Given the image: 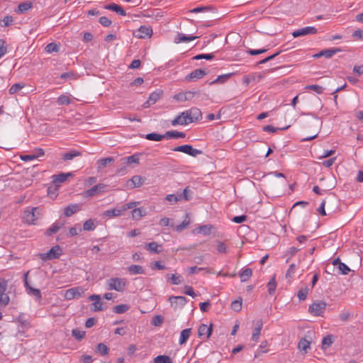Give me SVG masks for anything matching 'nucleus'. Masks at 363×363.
I'll use <instances>...</instances> for the list:
<instances>
[{"label":"nucleus","mask_w":363,"mask_h":363,"mask_svg":"<svg viewBox=\"0 0 363 363\" xmlns=\"http://www.w3.org/2000/svg\"><path fill=\"white\" fill-rule=\"evenodd\" d=\"M73 174L72 172L68 173H60L59 174H54L52 176V182L55 184H60L66 182L68 178L72 177Z\"/></svg>","instance_id":"16"},{"label":"nucleus","mask_w":363,"mask_h":363,"mask_svg":"<svg viewBox=\"0 0 363 363\" xmlns=\"http://www.w3.org/2000/svg\"><path fill=\"white\" fill-rule=\"evenodd\" d=\"M212 228H213V226L211 225H201L198 228V231L199 233H202L204 235H207L211 233Z\"/></svg>","instance_id":"52"},{"label":"nucleus","mask_w":363,"mask_h":363,"mask_svg":"<svg viewBox=\"0 0 363 363\" xmlns=\"http://www.w3.org/2000/svg\"><path fill=\"white\" fill-rule=\"evenodd\" d=\"M40 211V209L38 207L26 209L23 213V220L28 224H34L35 220L38 219L41 216Z\"/></svg>","instance_id":"2"},{"label":"nucleus","mask_w":363,"mask_h":363,"mask_svg":"<svg viewBox=\"0 0 363 363\" xmlns=\"http://www.w3.org/2000/svg\"><path fill=\"white\" fill-rule=\"evenodd\" d=\"M7 52V45L4 40L0 39V59Z\"/></svg>","instance_id":"59"},{"label":"nucleus","mask_w":363,"mask_h":363,"mask_svg":"<svg viewBox=\"0 0 363 363\" xmlns=\"http://www.w3.org/2000/svg\"><path fill=\"white\" fill-rule=\"evenodd\" d=\"M80 210V205L77 203L70 204L64 209V214L66 217H70Z\"/></svg>","instance_id":"21"},{"label":"nucleus","mask_w":363,"mask_h":363,"mask_svg":"<svg viewBox=\"0 0 363 363\" xmlns=\"http://www.w3.org/2000/svg\"><path fill=\"white\" fill-rule=\"evenodd\" d=\"M161 245H158L156 242H151L145 245V248L152 253H160L161 250L159 249Z\"/></svg>","instance_id":"30"},{"label":"nucleus","mask_w":363,"mask_h":363,"mask_svg":"<svg viewBox=\"0 0 363 363\" xmlns=\"http://www.w3.org/2000/svg\"><path fill=\"white\" fill-rule=\"evenodd\" d=\"M166 277L167 280H169L172 284L179 285L183 282V279L179 274H167Z\"/></svg>","instance_id":"34"},{"label":"nucleus","mask_w":363,"mask_h":363,"mask_svg":"<svg viewBox=\"0 0 363 363\" xmlns=\"http://www.w3.org/2000/svg\"><path fill=\"white\" fill-rule=\"evenodd\" d=\"M107 285L109 290L123 291L127 285V281L124 278H111L107 280Z\"/></svg>","instance_id":"1"},{"label":"nucleus","mask_w":363,"mask_h":363,"mask_svg":"<svg viewBox=\"0 0 363 363\" xmlns=\"http://www.w3.org/2000/svg\"><path fill=\"white\" fill-rule=\"evenodd\" d=\"M23 87H24V84H23L16 83V84H13L10 87V89L9 90V92L10 94H13L18 92V91H20Z\"/></svg>","instance_id":"57"},{"label":"nucleus","mask_w":363,"mask_h":363,"mask_svg":"<svg viewBox=\"0 0 363 363\" xmlns=\"http://www.w3.org/2000/svg\"><path fill=\"white\" fill-rule=\"evenodd\" d=\"M108 347L104 343H99L96 346V352L101 355H106L108 353Z\"/></svg>","instance_id":"49"},{"label":"nucleus","mask_w":363,"mask_h":363,"mask_svg":"<svg viewBox=\"0 0 363 363\" xmlns=\"http://www.w3.org/2000/svg\"><path fill=\"white\" fill-rule=\"evenodd\" d=\"M77 74L74 72H67L62 73L60 77L62 79H77Z\"/></svg>","instance_id":"60"},{"label":"nucleus","mask_w":363,"mask_h":363,"mask_svg":"<svg viewBox=\"0 0 363 363\" xmlns=\"http://www.w3.org/2000/svg\"><path fill=\"white\" fill-rule=\"evenodd\" d=\"M163 91L161 89H157L154 92H152L150 96L148 99L143 104V108H147L155 104L162 96Z\"/></svg>","instance_id":"9"},{"label":"nucleus","mask_w":363,"mask_h":363,"mask_svg":"<svg viewBox=\"0 0 363 363\" xmlns=\"http://www.w3.org/2000/svg\"><path fill=\"white\" fill-rule=\"evenodd\" d=\"M194 95L197 101L208 100L209 99L208 95L200 89L194 91Z\"/></svg>","instance_id":"38"},{"label":"nucleus","mask_w":363,"mask_h":363,"mask_svg":"<svg viewBox=\"0 0 363 363\" xmlns=\"http://www.w3.org/2000/svg\"><path fill=\"white\" fill-rule=\"evenodd\" d=\"M145 138L148 140L160 141L165 138V133L163 135L158 134L156 133H148L145 135Z\"/></svg>","instance_id":"39"},{"label":"nucleus","mask_w":363,"mask_h":363,"mask_svg":"<svg viewBox=\"0 0 363 363\" xmlns=\"http://www.w3.org/2000/svg\"><path fill=\"white\" fill-rule=\"evenodd\" d=\"M169 301L172 307H173L175 310L178 308H182L186 303V298L182 296H170L169 298Z\"/></svg>","instance_id":"12"},{"label":"nucleus","mask_w":363,"mask_h":363,"mask_svg":"<svg viewBox=\"0 0 363 363\" xmlns=\"http://www.w3.org/2000/svg\"><path fill=\"white\" fill-rule=\"evenodd\" d=\"M308 294V289L307 287L301 289L298 292V297L300 301H304Z\"/></svg>","instance_id":"62"},{"label":"nucleus","mask_w":363,"mask_h":363,"mask_svg":"<svg viewBox=\"0 0 363 363\" xmlns=\"http://www.w3.org/2000/svg\"><path fill=\"white\" fill-rule=\"evenodd\" d=\"M144 181L145 178L143 177L140 175H135L127 181L126 186L130 189L140 187L143 185Z\"/></svg>","instance_id":"13"},{"label":"nucleus","mask_w":363,"mask_h":363,"mask_svg":"<svg viewBox=\"0 0 363 363\" xmlns=\"http://www.w3.org/2000/svg\"><path fill=\"white\" fill-rule=\"evenodd\" d=\"M123 162L128 165L131 164H139V155L138 154H134L131 156L125 157L122 159Z\"/></svg>","instance_id":"35"},{"label":"nucleus","mask_w":363,"mask_h":363,"mask_svg":"<svg viewBox=\"0 0 363 363\" xmlns=\"http://www.w3.org/2000/svg\"><path fill=\"white\" fill-rule=\"evenodd\" d=\"M104 9L114 11L116 13H118V15H121L122 16H126L125 11L121 6H119L115 3H111V4L106 5L104 6Z\"/></svg>","instance_id":"19"},{"label":"nucleus","mask_w":363,"mask_h":363,"mask_svg":"<svg viewBox=\"0 0 363 363\" xmlns=\"http://www.w3.org/2000/svg\"><path fill=\"white\" fill-rule=\"evenodd\" d=\"M198 36H187L183 33H178L175 37L174 42L175 43H186L193 40H195Z\"/></svg>","instance_id":"25"},{"label":"nucleus","mask_w":363,"mask_h":363,"mask_svg":"<svg viewBox=\"0 0 363 363\" xmlns=\"http://www.w3.org/2000/svg\"><path fill=\"white\" fill-rule=\"evenodd\" d=\"M84 294V289L82 287H74L67 289L65 293V298L72 300L79 298Z\"/></svg>","instance_id":"11"},{"label":"nucleus","mask_w":363,"mask_h":363,"mask_svg":"<svg viewBox=\"0 0 363 363\" xmlns=\"http://www.w3.org/2000/svg\"><path fill=\"white\" fill-rule=\"evenodd\" d=\"M318 33V30L314 26H307L296 30H294L292 33V35L294 38H298L300 36L308 35H314Z\"/></svg>","instance_id":"10"},{"label":"nucleus","mask_w":363,"mask_h":363,"mask_svg":"<svg viewBox=\"0 0 363 363\" xmlns=\"http://www.w3.org/2000/svg\"><path fill=\"white\" fill-rule=\"evenodd\" d=\"M326 306L327 303L325 302L322 301H316L309 306L308 311L315 316H323Z\"/></svg>","instance_id":"4"},{"label":"nucleus","mask_w":363,"mask_h":363,"mask_svg":"<svg viewBox=\"0 0 363 363\" xmlns=\"http://www.w3.org/2000/svg\"><path fill=\"white\" fill-rule=\"evenodd\" d=\"M206 74V72L202 69H196L192 71L189 75L186 76V80H196L201 79Z\"/></svg>","instance_id":"18"},{"label":"nucleus","mask_w":363,"mask_h":363,"mask_svg":"<svg viewBox=\"0 0 363 363\" xmlns=\"http://www.w3.org/2000/svg\"><path fill=\"white\" fill-rule=\"evenodd\" d=\"M154 363H172V361L169 356L158 355L154 359Z\"/></svg>","instance_id":"46"},{"label":"nucleus","mask_w":363,"mask_h":363,"mask_svg":"<svg viewBox=\"0 0 363 363\" xmlns=\"http://www.w3.org/2000/svg\"><path fill=\"white\" fill-rule=\"evenodd\" d=\"M333 336L332 335H328L324 337L322 340V349L325 350L333 343Z\"/></svg>","instance_id":"43"},{"label":"nucleus","mask_w":363,"mask_h":363,"mask_svg":"<svg viewBox=\"0 0 363 363\" xmlns=\"http://www.w3.org/2000/svg\"><path fill=\"white\" fill-rule=\"evenodd\" d=\"M72 334L73 337L79 341L82 340L85 336V332L79 329L72 330Z\"/></svg>","instance_id":"56"},{"label":"nucleus","mask_w":363,"mask_h":363,"mask_svg":"<svg viewBox=\"0 0 363 363\" xmlns=\"http://www.w3.org/2000/svg\"><path fill=\"white\" fill-rule=\"evenodd\" d=\"M311 342L306 338H301L298 343V348L299 350L307 353L308 350L310 348Z\"/></svg>","instance_id":"33"},{"label":"nucleus","mask_w":363,"mask_h":363,"mask_svg":"<svg viewBox=\"0 0 363 363\" xmlns=\"http://www.w3.org/2000/svg\"><path fill=\"white\" fill-rule=\"evenodd\" d=\"M190 118L188 114V111H185L178 115L174 120L172 121V125L176 126L178 125H184L191 123Z\"/></svg>","instance_id":"8"},{"label":"nucleus","mask_w":363,"mask_h":363,"mask_svg":"<svg viewBox=\"0 0 363 363\" xmlns=\"http://www.w3.org/2000/svg\"><path fill=\"white\" fill-rule=\"evenodd\" d=\"M216 250L218 253L226 254L228 252L227 245L222 241H216Z\"/></svg>","instance_id":"47"},{"label":"nucleus","mask_w":363,"mask_h":363,"mask_svg":"<svg viewBox=\"0 0 363 363\" xmlns=\"http://www.w3.org/2000/svg\"><path fill=\"white\" fill-rule=\"evenodd\" d=\"M152 34V30L149 28L146 27L145 26H142L139 28V29L137 30V33L135 34V36L138 38H149Z\"/></svg>","instance_id":"17"},{"label":"nucleus","mask_w":363,"mask_h":363,"mask_svg":"<svg viewBox=\"0 0 363 363\" xmlns=\"http://www.w3.org/2000/svg\"><path fill=\"white\" fill-rule=\"evenodd\" d=\"M8 281L4 278H0V307L6 306L10 301L8 294L6 293Z\"/></svg>","instance_id":"3"},{"label":"nucleus","mask_w":363,"mask_h":363,"mask_svg":"<svg viewBox=\"0 0 363 363\" xmlns=\"http://www.w3.org/2000/svg\"><path fill=\"white\" fill-rule=\"evenodd\" d=\"M163 323V318L161 315H155L152 319V325L155 326H160L162 323Z\"/></svg>","instance_id":"64"},{"label":"nucleus","mask_w":363,"mask_h":363,"mask_svg":"<svg viewBox=\"0 0 363 363\" xmlns=\"http://www.w3.org/2000/svg\"><path fill=\"white\" fill-rule=\"evenodd\" d=\"M174 99L178 101H186L194 99V91L180 92L174 96Z\"/></svg>","instance_id":"15"},{"label":"nucleus","mask_w":363,"mask_h":363,"mask_svg":"<svg viewBox=\"0 0 363 363\" xmlns=\"http://www.w3.org/2000/svg\"><path fill=\"white\" fill-rule=\"evenodd\" d=\"M96 228L95 223L93 220L89 219L86 220L83 225L84 230H94Z\"/></svg>","instance_id":"54"},{"label":"nucleus","mask_w":363,"mask_h":363,"mask_svg":"<svg viewBox=\"0 0 363 363\" xmlns=\"http://www.w3.org/2000/svg\"><path fill=\"white\" fill-rule=\"evenodd\" d=\"M186 135L183 132H178L177 130H171L165 133V138H184Z\"/></svg>","instance_id":"32"},{"label":"nucleus","mask_w":363,"mask_h":363,"mask_svg":"<svg viewBox=\"0 0 363 363\" xmlns=\"http://www.w3.org/2000/svg\"><path fill=\"white\" fill-rule=\"evenodd\" d=\"M268 292L270 295L273 294L277 288V283L275 281V275L273 276L272 279L267 284Z\"/></svg>","instance_id":"50"},{"label":"nucleus","mask_w":363,"mask_h":363,"mask_svg":"<svg viewBox=\"0 0 363 363\" xmlns=\"http://www.w3.org/2000/svg\"><path fill=\"white\" fill-rule=\"evenodd\" d=\"M57 102L59 105H69L71 100L69 96L62 94L57 98Z\"/></svg>","instance_id":"53"},{"label":"nucleus","mask_w":363,"mask_h":363,"mask_svg":"<svg viewBox=\"0 0 363 363\" xmlns=\"http://www.w3.org/2000/svg\"><path fill=\"white\" fill-rule=\"evenodd\" d=\"M127 270L130 274H143L145 273L143 267L136 264L129 266Z\"/></svg>","instance_id":"27"},{"label":"nucleus","mask_w":363,"mask_h":363,"mask_svg":"<svg viewBox=\"0 0 363 363\" xmlns=\"http://www.w3.org/2000/svg\"><path fill=\"white\" fill-rule=\"evenodd\" d=\"M89 299L91 301H94V302L92 303V310L94 311H99L103 310L102 303L101 301V298L99 295H91L89 296Z\"/></svg>","instance_id":"20"},{"label":"nucleus","mask_w":363,"mask_h":363,"mask_svg":"<svg viewBox=\"0 0 363 363\" xmlns=\"http://www.w3.org/2000/svg\"><path fill=\"white\" fill-rule=\"evenodd\" d=\"M128 308H129V307L128 305L121 304V305H117V306H114L113 308V311L115 313L121 314V313L126 312L128 310Z\"/></svg>","instance_id":"48"},{"label":"nucleus","mask_w":363,"mask_h":363,"mask_svg":"<svg viewBox=\"0 0 363 363\" xmlns=\"http://www.w3.org/2000/svg\"><path fill=\"white\" fill-rule=\"evenodd\" d=\"M186 111H188V114L191 119L190 121H191V123L197 122L202 118V113L200 109L193 107Z\"/></svg>","instance_id":"14"},{"label":"nucleus","mask_w":363,"mask_h":363,"mask_svg":"<svg viewBox=\"0 0 363 363\" xmlns=\"http://www.w3.org/2000/svg\"><path fill=\"white\" fill-rule=\"evenodd\" d=\"M233 75V73H228L223 75L218 76L215 80L211 82V84H222L225 82L228 79L230 78L231 76Z\"/></svg>","instance_id":"41"},{"label":"nucleus","mask_w":363,"mask_h":363,"mask_svg":"<svg viewBox=\"0 0 363 363\" xmlns=\"http://www.w3.org/2000/svg\"><path fill=\"white\" fill-rule=\"evenodd\" d=\"M231 308L236 312H238L242 308V299L235 300L231 303Z\"/></svg>","instance_id":"61"},{"label":"nucleus","mask_w":363,"mask_h":363,"mask_svg":"<svg viewBox=\"0 0 363 363\" xmlns=\"http://www.w3.org/2000/svg\"><path fill=\"white\" fill-rule=\"evenodd\" d=\"M212 332V325L208 326L206 324H202L200 325L198 330V335L199 337H202L206 335V337L208 338Z\"/></svg>","instance_id":"23"},{"label":"nucleus","mask_w":363,"mask_h":363,"mask_svg":"<svg viewBox=\"0 0 363 363\" xmlns=\"http://www.w3.org/2000/svg\"><path fill=\"white\" fill-rule=\"evenodd\" d=\"M323 57H325L326 58H330L336 53L341 51V49L340 48H330V49H325L322 50Z\"/></svg>","instance_id":"44"},{"label":"nucleus","mask_w":363,"mask_h":363,"mask_svg":"<svg viewBox=\"0 0 363 363\" xmlns=\"http://www.w3.org/2000/svg\"><path fill=\"white\" fill-rule=\"evenodd\" d=\"M106 187V185L104 184H98L91 188L87 189L84 191L82 196L85 198H91L94 197L96 195L102 193L104 191V189Z\"/></svg>","instance_id":"7"},{"label":"nucleus","mask_w":363,"mask_h":363,"mask_svg":"<svg viewBox=\"0 0 363 363\" xmlns=\"http://www.w3.org/2000/svg\"><path fill=\"white\" fill-rule=\"evenodd\" d=\"M191 223V219L189 214H186L185 218L183 222L175 227L176 230L182 231L189 226Z\"/></svg>","instance_id":"42"},{"label":"nucleus","mask_w":363,"mask_h":363,"mask_svg":"<svg viewBox=\"0 0 363 363\" xmlns=\"http://www.w3.org/2000/svg\"><path fill=\"white\" fill-rule=\"evenodd\" d=\"M61 255V248L59 245L52 247L48 252L40 253V257L43 261L51 260L59 258Z\"/></svg>","instance_id":"5"},{"label":"nucleus","mask_w":363,"mask_h":363,"mask_svg":"<svg viewBox=\"0 0 363 363\" xmlns=\"http://www.w3.org/2000/svg\"><path fill=\"white\" fill-rule=\"evenodd\" d=\"M262 320H259L256 323V326L253 330L252 335V340L254 342H257L260 335V333L262 328Z\"/></svg>","instance_id":"22"},{"label":"nucleus","mask_w":363,"mask_h":363,"mask_svg":"<svg viewBox=\"0 0 363 363\" xmlns=\"http://www.w3.org/2000/svg\"><path fill=\"white\" fill-rule=\"evenodd\" d=\"M25 286L28 290V293L35 296L37 299L41 298L40 291L38 289H33L28 285L27 281V274H25Z\"/></svg>","instance_id":"24"},{"label":"nucleus","mask_w":363,"mask_h":363,"mask_svg":"<svg viewBox=\"0 0 363 363\" xmlns=\"http://www.w3.org/2000/svg\"><path fill=\"white\" fill-rule=\"evenodd\" d=\"M190 335H191V329L190 328L183 330L180 333V337H179V344L180 345L184 344L189 339Z\"/></svg>","instance_id":"37"},{"label":"nucleus","mask_w":363,"mask_h":363,"mask_svg":"<svg viewBox=\"0 0 363 363\" xmlns=\"http://www.w3.org/2000/svg\"><path fill=\"white\" fill-rule=\"evenodd\" d=\"M113 161H114V159L111 157H106V158H101V159L99 160L96 162L98 172H100L101 170H102L104 167H106V166L108 164L111 163Z\"/></svg>","instance_id":"26"},{"label":"nucleus","mask_w":363,"mask_h":363,"mask_svg":"<svg viewBox=\"0 0 363 363\" xmlns=\"http://www.w3.org/2000/svg\"><path fill=\"white\" fill-rule=\"evenodd\" d=\"M132 218L133 220H138L146 215V211L143 208H134L132 211Z\"/></svg>","instance_id":"29"},{"label":"nucleus","mask_w":363,"mask_h":363,"mask_svg":"<svg viewBox=\"0 0 363 363\" xmlns=\"http://www.w3.org/2000/svg\"><path fill=\"white\" fill-rule=\"evenodd\" d=\"M305 89L313 90L318 94H321L324 91V88L323 86L317 84L307 85L305 86Z\"/></svg>","instance_id":"51"},{"label":"nucleus","mask_w":363,"mask_h":363,"mask_svg":"<svg viewBox=\"0 0 363 363\" xmlns=\"http://www.w3.org/2000/svg\"><path fill=\"white\" fill-rule=\"evenodd\" d=\"M252 271L250 268L242 269L240 273V277L242 282L247 281L252 276Z\"/></svg>","instance_id":"36"},{"label":"nucleus","mask_w":363,"mask_h":363,"mask_svg":"<svg viewBox=\"0 0 363 363\" xmlns=\"http://www.w3.org/2000/svg\"><path fill=\"white\" fill-rule=\"evenodd\" d=\"M192 191L189 189V187H186L182 194H178L179 196H182V199H184L185 201H189L191 199Z\"/></svg>","instance_id":"55"},{"label":"nucleus","mask_w":363,"mask_h":363,"mask_svg":"<svg viewBox=\"0 0 363 363\" xmlns=\"http://www.w3.org/2000/svg\"><path fill=\"white\" fill-rule=\"evenodd\" d=\"M62 225L63 224L59 223H53L52 226L46 230L45 235L47 236H50L53 233H57L62 227Z\"/></svg>","instance_id":"40"},{"label":"nucleus","mask_w":363,"mask_h":363,"mask_svg":"<svg viewBox=\"0 0 363 363\" xmlns=\"http://www.w3.org/2000/svg\"><path fill=\"white\" fill-rule=\"evenodd\" d=\"M46 52L51 53L53 52H58L59 51V46L55 43H50L48 44L45 47Z\"/></svg>","instance_id":"58"},{"label":"nucleus","mask_w":363,"mask_h":363,"mask_svg":"<svg viewBox=\"0 0 363 363\" xmlns=\"http://www.w3.org/2000/svg\"><path fill=\"white\" fill-rule=\"evenodd\" d=\"M214 58V54L213 53H209V54H200L196 55L194 59V60H201L205 59L207 60H211Z\"/></svg>","instance_id":"63"},{"label":"nucleus","mask_w":363,"mask_h":363,"mask_svg":"<svg viewBox=\"0 0 363 363\" xmlns=\"http://www.w3.org/2000/svg\"><path fill=\"white\" fill-rule=\"evenodd\" d=\"M81 155H82L81 152L76 150H72L68 152L63 154L62 158L63 160H65V161L66 160H72L74 157H79Z\"/></svg>","instance_id":"31"},{"label":"nucleus","mask_w":363,"mask_h":363,"mask_svg":"<svg viewBox=\"0 0 363 363\" xmlns=\"http://www.w3.org/2000/svg\"><path fill=\"white\" fill-rule=\"evenodd\" d=\"M174 152H181L192 157H196L197 155H201L203 152L201 150L195 149L190 145H183L177 146L172 150Z\"/></svg>","instance_id":"6"},{"label":"nucleus","mask_w":363,"mask_h":363,"mask_svg":"<svg viewBox=\"0 0 363 363\" xmlns=\"http://www.w3.org/2000/svg\"><path fill=\"white\" fill-rule=\"evenodd\" d=\"M32 3L30 1H26L20 4L18 6V13H24L32 8Z\"/></svg>","instance_id":"45"},{"label":"nucleus","mask_w":363,"mask_h":363,"mask_svg":"<svg viewBox=\"0 0 363 363\" xmlns=\"http://www.w3.org/2000/svg\"><path fill=\"white\" fill-rule=\"evenodd\" d=\"M123 213L122 208L120 207L118 208H113L106 211L104 213V216L108 218H113L120 216Z\"/></svg>","instance_id":"28"}]
</instances>
